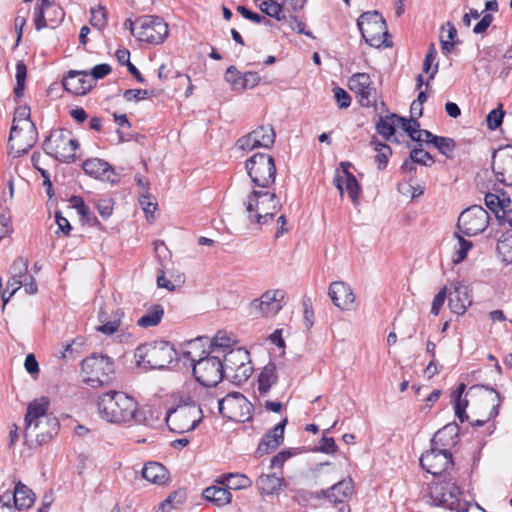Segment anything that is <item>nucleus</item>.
Here are the masks:
<instances>
[{
    "label": "nucleus",
    "instance_id": "13",
    "mask_svg": "<svg viewBox=\"0 0 512 512\" xmlns=\"http://www.w3.org/2000/svg\"><path fill=\"white\" fill-rule=\"evenodd\" d=\"M245 168L255 186L269 188L275 182V162L268 154H254L246 161Z\"/></svg>",
    "mask_w": 512,
    "mask_h": 512
},
{
    "label": "nucleus",
    "instance_id": "49",
    "mask_svg": "<svg viewBox=\"0 0 512 512\" xmlns=\"http://www.w3.org/2000/svg\"><path fill=\"white\" fill-rule=\"evenodd\" d=\"M51 9L41 6H36L34 10V25L36 30H41L48 26V21L45 17L46 13H48Z\"/></svg>",
    "mask_w": 512,
    "mask_h": 512
},
{
    "label": "nucleus",
    "instance_id": "23",
    "mask_svg": "<svg viewBox=\"0 0 512 512\" xmlns=\"http://www.w3.org/2000/svg\"><path fill=\"white\" fill-rule=\"evenodd\" d=\"M285 295V291L281 289L269 290L254 300L252 305L264 316L275 315L282 309Z\"/></svg>",
    "mask_w": 512,
    "mask_h": 512
},
{
    "label": "nucleus",
    "instance_id": "63",
    "mask_svg": "<svg viewBox=\"0 0 512 512\" xmlns=\"http://www.w3.org/2000/svg\"><path fill=\"white\" fill-rule=\"evenodd\" d=\"M436 55L437 51L435 49V46L434 44H431L423 62V71L425 73H429L431 65L436 58Z\"/></svg>",
    "mask_w": 512,
    "mask_h": 512
},
{
    "label": "nucleus",
    "instance_id": "42",
    "mask_svg": "<svg viewBox=\"0 0 512 512\" xmlns=\"http://www.w3.org/2000/svg\"><path fill=\"white\" fill-rule=\"evenodd\" d=\"M225 80L234 91H243L244 73L235 66H229L225 72Z\"/></svg>",
    "mask_w": 512,
    "mask_h": 512
},
{
    "label": "nucleus",
    "instance_id": "48",
    "mask_svg": "<svg viewBox=\"0 0 512 512\" xmlns=\"http://www.w3.org/2000/svg\"><path fill=\"white\" fill-rule=\"evenodd\" d=\"M411 159L415 161L417 164L423 165V166H431L434 164V159L430 155V153L424 151L421 148H414L411 152Z\"/></svg>",
    "mask_w": 512,
    "mask_h": 512
},
{
    "label": "nucleus",
    "instance_id": "1",
    "mask_svg": "<svg viewBox=\"0 0 512 512\" xmlns=\"http://www.w3.org/2000/svg\"><path fill=\"white\" fill-rule=\"evenodd\" d=\"M49 406V398L42 396L28 404L25 414L24 436L26 439L35 438L39 445L47 443L58 433L59 422L48 413Z\"/></svg>",
    "mask_w": 512,
    "mask_h": 512
},
{
    "label": "nucleus",
    "instance_id": "3",
    "mask_svg": "<svg viewBox=\"0 0 512 512\" xmlns=\"http://www.w3.org/2000/svg\"><path fill=\"white\" fill-rule=\"evenodd\" d=\"M199 341V338L190 341L189 350L183 351L182 355L193 363L195 379L203 386L214 387L225 377L223 363L219 355H207L196 359L194 350L198 347Z\"/></svg>",
    "mask_w": 512,
    "mask_h": 512
},
{
    "label": "nucleus",
    "instance_id": "47",
    "mask_svg": "<svg viewBox=\"0 0 512 512\" xmlns=\"http://www.w3.org/2000/svg\"><path fill=\"white\" fill-rule=\"evenodd\" d=\"M504 117V111L502 110V104L498 108L493 109L487 115V126L490 130H496L502 124Z\"/></svg>",
    "mask_w": 512,
    "mask_h": 512
},
{
    "label": "nucleus",
    "instance_id": "12",
    "mask_svg": "<svg viewBox=\"0 0 512 512\" xmlns=\"http://www.w3.org/2000/svg\"><path fill=\"white\" fill-rule=\"evenodd\" d=\"M78 147V141L71 137V132L67 129L52 131L43 144V149L48 155L64 163L75 161V151Z\"/></svg>",
    "mask_w": 512,
    "mask_h": 512
},
{
    "label": "nucleus",
    "instance_id": "57",
    "mask_svg": "<svg viewBox=\"0 0 512 512\" xmlns=\"http://www.w3.org/2000/svg\"><path fill=\"white\" fill-rule=\"evenodd\" d=\"M261 78L257 72H246L244 73V81H243V91L246 89H253L256 87Z\"/></svg>",
    "mask_w": 512,
    "mask_h": 512
},
{
    "label": "nucleus",
    "instance_id": "31",
    "mask_svg": "<svg viewBox=\"0 0 512 512\" xmlns=\"http://www.w3.org/2000/svg\"><path fill=\"white\" fill-rule=\"evenodd\" d=\"M277 368L274 363L264 366L258 375V391L260 396H266L272 386L277 383Z\"/></svg>",
    "mask_w": 512,
    "mask_h": 512
},
{
    "label": "nucleus",
    "instance_id": "64",
    "mask_svg": "<svg viewBox=\"0 0 512 512\" xmlns=\"http://www.w3.org/2000/svg\"><path fill=\"white\" fill-rule=\"evenodd\" d=\"M215 399L216 397L214 396V394L210 392L208 389H205L201 392V402L198 405L201 408L205 407L212 410L211 406L213 405Z\"/></svg>",
    "mask_w": 512,
    "mask_h": 512
},
{
    "label": "nucleus",
    "instance_id": "27",
    "mask_svg": "<svg viewBox=\"0 0 512 512\" xmlns=\"http://www.w3.org/2000/svg\"><path fill=\"white\" fill-rule=\"evenodd\" d=\"M5 494L10 496V503L12 504L13 502V508L18 510L30 508L35 501V494L21 482L15 486L13 492L6 491Z\"/></svg>",
    "mask_w": 512,
    "mask_h": 512
},
{
    "label": "nucleus",
    "instance_id": "41",
    "mask_svg": "<svg viewBox=\"0 0 512 512\" xmlns=\"http://www.w3.org/2000/svg\"><path fill=\"white\" fill-rule=\"evenodd\" d=\"M389 118L395 119L397 125L400 126L412 140L415 138L416 132L420 127V123L416 118L411 117V119H406L396 114H391Z\"/></svg>",
    "mask_w": 512,
    "mask_h": 512
},
{
    "label": "nucleus",
    "instance_id": "28",
    "mask_svg": "<svg viewBox=\"0 0 512 512\" xmlns=\"http://www.w3.org/2000/svg\"><path fill=\"white\" fill-rule=\"evenodd\" d=\"M202 497L213 506L223 507L231 503L232 494L225 486H209L202 492Z\"/></svg>",
    "mask_w": 512,
    "mask_h": 512
},
{
    "label": "nucleus",
    "instance_id": "38",
    "mask_svg": "<svg viewBox=\"0 0 512 512\" xmlns=\"http://www.w3.org/2000/svg\"><path fill=\"white\" fill-rule=\"evenodd\" d=\"M466 385L461 383L456 391L453 392V400H454V410L456 417L460 420L461 423L465 422L468 419L466 414V408L468 406V401L466 399H462V395L465 392Z\"/></svg>",
    "mask_w": 512,
    "mask_h": 512
},
{
    "label": "nucleus",
    "instance_id": "2",
    "mask_svg": "<svg viewBox=\"0 0 512 512\" xmlns=\"http://www.w3.org/2000/svg\"><path fill=\"white\" fill-rule=\"evenodd\" d=\"M98 413L102 419L114 424H128L136 420L138 403L122 391L111 390L97 400Z\"/></svg>",
    "mask_w": 512,
    "mask_h": 512
},
{
    "label": "nucleus",
    "instance_id": "45",
    "mask_svg": "<svg viewBox=\"0 0 512 512\" xmlns=\"http://www.w3.org/2000/svg\"><path fill=\"white\" fill-rule=\"evenodd\" d=\"M395 125H397L395 119H391L389 122L388 119L380 117L376 123V130L384 138L389 139L395 133Z\"/></svg>",
    "mask_w": 512,
    "mask_h": 512
},
{
    "label": "nucleus",
    "instance_id": "15",
    "mask_svg": "<svg viewBox=\"0 0 512 512\" xmlns=\"http://www.w3.org/2000/svg\"><path fill=\"white\" fill-rule=\"evenodd\" d=\"M219 413L236 422H247L252 417L253 405L239 392H232L216 400Z\"/></svg>",
    "mask_w": 512,
    "mask_h": 512
},
{
    "label": "nucleus",
    "instance_id": "44",
    "mask_svg": "<svg viewBox=\"0 0 512 512\" xmlns=\"http://www.w3.org/2000/svg\"><path fill=\"white\" fill-rule=\"evenodd\" d=\"M433 146L438 149V151L445 155L447 158L453 157V151L455 149V142L452 138L436 136L433 137Z\"/></svg>",
    "mask_w": 512,
    "mask_h": 512
},
{
    "label": "nucleus",
    "instance_id": "32",
    "mask_svg": "<svg viewBox=\"0 0 512 512\" xmlns=\"http://www.w3.org/2000/svg\"><path fill=\"white\" fill-rule=\"evenodd\" d=\"M284 479L275 474H262L256 481L261 494L272 495L282 490Z\"/></svg>",
    "mask_w": 512,
    "mask_h": 512
},
{
    "label": "nucleus",
    "instance_id": "22",
    "mask_svg": "<svg viewBox=\"0 0 512 512\" xmlns=\"http://www.w3.org/2000/svg\"><path fill=\"white\" fill-rule=\"evenodd\" d=\"M333 304L342 311H353L356 308V296L353 289L343 281L332 282L328 291Z\"/></svg>",
    "mask_w": 512,
    "mask_h": 512
},
{
    "label": "nucleus",
    "instance_id": "14",
    "mask_svg": "<svg viewBox=\"0 0 512 512\" xmlns=\"http://www.w3.org/2000/svg\"><path fill=\"white\" fill-rule=\"evenodd\" d=\"M357 26L362 37L370 46L380 47L383 44L386 47L390 46L384 40V37L388 35L386 22L377 11L362 13L357 20Z\"/></svg>",
    "mask_w": 512,
    "mask_h": 512
},
{
    "label": "nucleus",
    "instance_id": "59",
    "mask_svg": "<svg viewBox=\"0 0 512 512\" xmlns=\"http://www.w3.org/2000/svg\"><path fill=\"white\" fill-rule=\"evenodd\" d=\"M319 450L326 454H333L337 451V445L333 438L323 436L320 442Z\"/></svg>",
    "mask_w": 512,
    "mask_h": 512
},
{
    "label": "nucleus",
    "instance_id": "16",
    "mask_svg": "<svg viewBox=\"0 0 512 512\" xmlns=\"http://www.w3.org/2000/svg\"><path fill=\"white\" fill-rule=\"evenodd\" d=\"M136 39L149 44H161L168 36V24L156 15H144L138 18Z\"/></svg>",
    "mask_w": 512,
    "mask_h": 512
},
{
    "label": "nucleus",
    "instance_id": "29",
    "mask_svg": "<svg viewBox=\"0 0 512 512\" xmlns=\"http://www.w3.org/2000/svg\"><path fill=\"white\" fill-rule=\"evenodd\" d=\"M334 184L341 195L346 191L352 201L358 203L360 185L351 172H345V176H335Z\"/></svg>",
    "mask_w": 512,
    "mask_h": 512
},
{
    "label": "nucleus",
    "instance_id": "19",
    "mask_svg": "<svg viewBox=\"0 0 512 512\" xmlns=\"http://www.w3.org/2000/svg\"><path fill=\"white\" fill-rule=\"evenodd\" d=\"M276 133L271 125H260L248 134L239 138L236 147L242 151L250 152L257 148H271L275 142Z\"/></svg>",
    "mask_w": 512,
    "mask_h": 512
},
{
    "label": "nucleus",
    "instance_id": "46",
    "mask_svg": "<svg viewBox=\"0 0 512 512\" xmlns=\"http://www.w3.org/2000/svg\"><path fill=\"white\" fill-rule=\"evenodd\" d=\"M90 24L98 29H102L106 26L107 18L104 7L98 6L97 8H91Z\"/></svg>",
    "mask_w": 512,
    "mask_h": 512
},
{
    "label": "nucleus",
    "instance_id": "60",
    "mask_svg": "<svg viewBox=\"0 0 512 512\" xmlns=\"http://www.w3.org/2000/svg\"><path fill=\"white\" fill-rule=\"evenodd\" d=\"M292 456L290 451H281L271 459V467L282 469L284 463Z\"/></svg>",
    "mask_w": 512,
    "mask_h": 512
},
{
    "label": "nucleus",
    "instance_id": "50",
    "mask_svg": "<svg viewBox=\"0 0 512 512\" xmlns=\"http://www.w3.org/2000/svg\"><path fill=\"white\" fill-rule=\"evenodd\" d=\"M448 296V288L443 287L433 298L431 305V314L437 316L445 303Z\"/></svg>",
    "mask_w": 512,
    "mask_h": 512
},
{
    "label": "nucleus",
    "instance_id": "5",
    "mask_svg": "<svg viewBox=\"0 0 512 512\" xmlns=\"http://www.w3.org/2000/svg\"><path fill=\"white\" fill-rule=\"evenodd\" d=\"M36 127L30 119V109L26 106L16 109L9 136V145L15 156L28 152L36 141Z\"/></svg>",
    "mask_w": 512,
    "mask_h": 512
},
{
    "label": "nucleus",
    "instance_id": "39",
    "mask_svg": "<svg viewBox=\"0 0 512 512\" xmlns=\"http://www.w3.org/2000/svg\"><path fill=\"white\" fill-rule=\"evenodd\" d=\"M186 492L182 489L172 492L158 507L159 512H170L184 503Z\"/></svg>",
    "mask_w": 512,
    "mask_h": 512
},
{
    "label": "nucleus",
    "instance_id": "33",
    "mask_svg": "<svg viewBox=\"0 0 512 512\" xmlns=\"http://www.w3.org/2000/svg\"><path fill=\"white\" fill-rule=\"evenodd\" d=\"M354 490L352 481L342 480L335 485H333L327 492L326 497L332 503H340L342 505L343 502L352 495Z\"/></svg>",
    "mask_w": 512,
    "mask_h": 512
},
{
    "label": "nucleus",
    "instance_id": "21",
    "mask_svg": "<svg viewBox=\"0 0 512 512\" xmlns=\"http://www.w3.org/2000/svg\"><path fill=\"white\" fill-rule=\"evenodd\" d=\"M472 304L471 290L461 281L451 283L448 292V306L452 313L463 315Z\"/></svg>",
    "mask_w": 512,
    "mask_h": 512
},
{
    "label": "nucleus",
    "instance_id": "55",
    "mask_svg": "<svg viewBox=\"0 0 512 512\" xmlns=\"http://www.w3.org/2000/svg\"><path fill=\"white\" fill-rule=\"evenodd\" d=\"M288 25L291 28V30L297 32L298 34H304L308 37L314 38L311 31L305 30V23L299 20L295 16H291L288 19Z\"/></svg>",
    "mask_w": 512,
    "mask_h": 512
},
{
    "label": "nucleus",
    "instance_id": "9",
    "mask_svg": "<svg viewBox=\"0 0 512 512\" xmlns=\"http://www.w3.org/2000/svg\"><path fill=\"white\" fill-rule=\"evenodd\" d=\"M431 504L443 506L456 512H468L470 504L461 499L460 488L452 481L432 482L428 487Z\"/></svg>",
    "mask_w": 512,
    "mask_h": 512
},
{
    "label": "nucleus",
    "instance_id": "17",
    "mask_svg": "<svg viewBox=\"0 0 512 512\" xmlns=\"http://www.w3.org/2000/svg\"><path fill=\"white\" fill-rule=\"evenodd\" d=\"M347 85L362 107H374L377 110L378 93L369 74L355 73L348 78Z\"/></svg>",
    "mask_w": 512,
    "mask_h": 512
},
{
    "label": "nucleus",
    "instance_id": "4",
    "mask_svg": "<svg viewBox=\"0 0 512 512\" xmlns=\"http://www.w3.org/2000/svg\"><path fill=\"white\" fill-rule=\"evenodd\" d=\"M251 223L267 224L281 209V203L274 192L253 189L243 202Z\"/></svg>",
    "mask_w": 512,
    "mask_h": 512
},
{
    "label": "nucleus",
    "instance_id": "34",
    "mask_svg": "<svg viewBox=\"0 0 512 512\" xmlns=\"http://www.w3.org/2000/svg\"><path fill=\"white\" fill-rule=\"evenodd\" d=\"M215 482L227 487L229 490L246 489L252 485V481L246 475L239 473L221 475L215 480Z\"/></svg>",
    "mask_w": 512,
    "mask_h": 512
},
{
    "label": "nucleus",
    "instance_id": "43",
    "mask_svg": "<svg viewBox=\"0 0 512 512\" xmlns=\"http://www.w3.org/2000/svg\"><path fill=\"white\" fill-rule=\"evenodd\" d=\"M472 248V243L468 240H465L462 236L457 235V243L454 246V254L452 256V262L454 264H459L462 262L466 256L468 251Z\"/></svg>",
    "mask_w": 512,
    "mask_h": 512
},
{
    "label": "nucleus",
    "instance_id": "56",
    "mask_svg": "<svg viewBox=\"0 0 512 512\" xmlns=\"http://www.w3.org/2000/svg\"><path fill=\"white\" fill-rule=\"evenodd\" d=\"M111 66L106 63L98 64L91 69L92 80L102 79L111 72Z\"/></svg>",
    "mask_w": 512,
    "mask_h": 512
},
{
    "label": "nucleus",
    "instance_id": "52",
    "mask_svg": "<svg viewBox=\"0 0 512 512\" xmlns=\"http://www.w3.org/2000/svg\"><path fill=\"white\" fill-rule=\"evenodd\" d=\"M28 270V262L19 257L17 258L10 267V274L13 277L20 278L26 275Z\"/></svg>",
    "mask_w": 512,
    "mask_h": 512
},
{
    "label": "nucleus",
    "instance_id": "58",
    "mask_svg": "<svg viewBox=\"0 0 512 512\" xmlns=\"http://www.w3.org/2000/svg\"><path fill=\"white\" fill-rule=\"evenodd\" d=\"M493 15L489 14V13H486L483 15V17L480 19V21L474 26L473 28V32L475 34H482L484 33L488 27L491 25V23L493 22Z\"/></svg>",
    "mask_w": 512,
    "mask_h": 512
},
{
    "label": "nucleus",
    "instance_id": "6",
    "mask_svg": "<svg viewBox=\"0 0 512 512\" xmlns=\"http://www.w3.org/2000/svg\"><path fill=\"white\" fill-rule=\"evenodd\" d=\"M458 427L456 425H446L439 430L431 440V449L422 454L419 461L423 469L433 476L442 475L453 468L452 454L447 449H439L437 444L442 440L446 433L457 435Z\"/></svg>",
    "mask_w": 512,
    "mask_h": 512
},
{
    "label": "nucleus",
    "instance_id": "18",
    "mask_svg": "<svg viewBox=\"0 0 512 512\" xmlns=\"http://www.w3.org/2000/svg\"><path fill=\"white\" fill-rule=\"evenodd\" d=\"M489 219V214L483 207L474 205L460 214L457 227L463 234L474 236L487 228Z\"/></svg>",
    "mask_w": 512,
    "mask_h": 512
},
{
    "label": "nucleus",
    "instance_id": "61",
    "mask_svg": "<svg viewBox=\"0 0 512 512\" xmlns=\"http://www.w3.org/2000/svg\"><path fill=\"white\" fill-rule=\"evenodd\" d=\"M237 11L246 19L256 23V24H260L263 20H264V17H262L261 15L255 13V12H252L250 11L248 8H246L245 6H238L237 7Z\"/></svg>",
    "mask_w": 512,
    "mask_h": 512
},
{
    "label": "nucleus",
    "instance_id": "24",
    "mask_svg": "<svg viewBox=\"0 0 512 512\" xmlns=\"http://www.w3.org/2000/svg\"><path fill=\"white\" fill-rule=\"evenodd\" d=\"M63 86L73 95H85L93 86V80L85 71L70 70L63 79Z\"/></svg>",
    "mask_w": 512,
    "mask_h": 512
},
{
    "label": "nucleus",
    "instance_id": "51",
    "mask_svg": "<svg viewBox=\"0 0 512 512\" xmlns=\"http://www.w3.org/2000/svg\"><path fill=\"white\" fill-rule=\"evenodd\" d=\"M334 98L340 109H346L351 105V96L341 87L333 89Z\"/></svg>",
    "mask_w": 512,
    "mask_h": 512
},
{
    "label": "nucleus",
    "instance_id": "26",
    "mask_svg": "<svg viewBox=\"0 0 512 512\" xmlns=\"http://www.w3.org/2000/svg\"><path fill=\"white\" fill-rule=\"evenodd\" d=\"M82 168L84 172L96 179L114 182V170L108 162L100 158H91L84 161Z\"/></svg>",
    "mask_w": 512,
    "mask_h": 512
},
{
    "label": "nucleus",
    "instance_id": "20",
    "mask_svg": "<svg viewBox=\"0 0 512 512\" xmlns=\"http://www.w3.org/2000/svg\"><path fill=\"white\" fill-rule=\"evenodd\" d=\"M492 171L496 180L512 186V146L506 145L495 150L492 154Z\"/></svg>",
    "mask_w": 512,
    "mask_h": 512
},
{
    "label": "nucleus",
    "instance_id": "40",
    "mask_svg": "<svg viewBox=\"0 0 512 512\" xmlns=\"http://www.w3.org/2000/svg\"><path fill=\"white\" fill-rule=\"evenodd\" d=\"M257 7L267 16L280 21L282 16V6L275 0H254Z\"/></svg>",
    "mask_w": 512,
    "mask_h": 512
},
{
    "label": "nucleus",
    "instance_id": "10",
    "mask_svg": "<svg viewBox=\"0 0 512 512\" xmlns=\"http://www.w3.org/2000/svg\"><path fill=\"white\" fill-rule=\"evenodd\" d=\"M222 363L225 377L236 385L245 383L253 373L250 354L241 347L228 350Z\"/></svg>",
    "mask_w": 512,
    "mask_h": 512
},
{
    "label": "nucleus",
    "instance_id": "37",
    "mask_svg": "<svg viewBox=\"0 0 512 512\" xmlns=\"http://www.w3.org/2000/svg\"><path fill=\"white\" fill-rule=\"evenodd\" d=\"M164 315V308L162 305H153L147 309L146 313L137 320L138 326L142 328H149L158 325Z\"/></svg>",
    "mask_w": 512,
    "mask_h": 512
},
{
    "label": "nucleus",
    "instance_id": "53",
    "mask_svg": "<svg viewBox=\"0 0 512 512\" xmlns=\"http://www.w3.org/2000/svg\"><path fill=\"white\" fill-rule=\"evenodd\" d=\"M96 208L103 219L111 216L113 211V200L111 198L100 199L96 203Z\"/></svg>",
    "mask_w": 512,
    "mask_h": 512
},
{
    "label": "nucleus",
    "instance_id": "11",
    "mask_svg": "<svg viewBox=\"0 0 512 512\" xmlns=\"http://www.w3.org/2000/svg\"><path fill=\"white\" fill-rule=\"evenodd\" d=\"M203 418V409L195 402H187L170 409L166 415L169 429L182 434L194 430Z\"/></svg>",
    "mask_w": 512,
    "mask_h": 512
},
{
    "label": "nucleus",
    "instance_id": "30",
    "mask_svg": "<svg viewBox=\"0 0 512 512\" xmlns=\"http://www.w3.org/2000/svg\"><path fill=\"white\" fill-rule=\"evenodd\" d=\"M142 476L147 481L163 485L169 480V473L165 466L158 462H148L142 469Z\"/></svg>",
    "mask_w": 512,
    "mask_h": 512
},
{
    "label": "nucleus",
    "instance_id": "35",
    "mask_svg": "<svg viewBox=\"0 0 512 512\" xmlns=\"http://www.w3.org/2000/svg\"><path fill=\"white\" fill-rule=\"evenodd\" d=\"M123 315L122 311L117 310L114 312L112 319L107 320L106 313L104 311H100L98 318L102 324L97 326L96 330L108 336L114 334L119 329Z\"/></svg>",
    "mask_w": 512,
    "mask_h": 512
},
{
    "label": "nucleus",
    "instance_id": "8",
    "mask_svg": "<svg viewBox=\"0 0 512 512\" xmlns=\"http://www.w3.org/2000/svg\"><path fill=\"white\" fill-rule=\"evenodd\" d=\"M114 372V361L106 355L93 353L81 362L83 381L92 388L108 385Z\"/></svg>",
    "mask_w": 512,
    "mask_h": 512
},
{
    "label": "nucleus",
    "instance_id": "54",
    "mask_svg": "<svg viewBox=\"0 0 512 512\" xmlns=\"http://www.w3.org/2000/svg\"><path fill=\"white\" fill-rule=\"evenodd\" d=\"M151 93L146 89H128L123 93L126 101H140L149 97Z\"/></svg>",
    "mask_w": 512,
    "mask_h": 512
},
{
    "label": "nucleus",
    "instance_id": "25",
    "mask_svg": "<svg viewBox=\"0 0 512 512\" xmlns=\"http://www.w3.org/2000/svg\"><path fill=\"white\" fill-rule=\"evenodd\" d=\"M286 423L287 419H284L264 435L255 451L256 457H262L280 446L284 439Z\"/></svg>",
    "mask_w": 512,
    "mask_h": 512
},
{
    "label": "nucleus",
    "instance_id": "7",
    "mask_svg": "<svg viewBox=\"0 0 512 512\" xmlns=\"http://www.w3.org/2000/svg\"><path fill=\"white\" fill-rule=\"evenodd\" d=\"M177 353L166 341L145 343L137 347L134 353L138 366L149 369H163L170 364Z\"/></svg>",
    "mask_w": 512,
    "mask_h": 512
},
{
    "label": "nucleus",
    "instance_id": "62",
    "mask_svg": "<svg viewBox=\"0 0 512 512\" xmlns=\"http://www.w3.org/2000/svg\"><path fill=\"white\" fill-rule=\"evenodd\" d=\"M55 221L58 226V229L65 235H68L72 229L67 218L61 215L60 212H56Z\"/></svg>",
    "mask_w": 512,
    "mask_h": 512
},
{
    "label": "nucleus",
    "instance_id": "36",
    "mask_svg": "<svg viewBox=\"0 0 512 512\" xmlns=\"http://www.w3.org/2000/svg\"><path fill=\"white\" fill-rule=\"evenodd\" d=\"M237 344V339L233 334H229L225 331H219L213 338L211 343V351L213 353L225 354L227 349Z\"/></svg>",
    "mask_w": 512,
    "mask_h": 512
}]
</instances>
